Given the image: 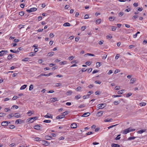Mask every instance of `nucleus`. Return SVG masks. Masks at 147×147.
I'll return each instance as SVG.
<instances>
[{
    "mask_svg": "<svg viewBox=\"0 0 147 147\" xmlns=\"http://www.w3.org/2000/svg\"><path fill=\"white\" fill-rule=\"evenodd\" d=\"M63 26H70V24L68 22H65L63 24Z\"/></svg>",
    "mask_w": 147,
    "mask_h": 147,
    "instance_id": "obj_21",
    "label": "nucleus"
},
{
    "mask_svg": "<svg viewBox=\"0 0 147 147\" xmlns=\"http://www.w3.org/2000/svg\"><path fill=\"white\" fill-rule=\"evenodd\" d=\"M117 29V27L115 26H112V30L113 31H115Z\"/></svg>",
    "mask_w": 147,
    "mask_h": 147,
    "instance_id": "obj_37",
    "label": "nucleus"
},
{
    "mask_svg": "<svg viewBox=\"0 0 147 147\" xmlns=\"http://www.w3.org/2000/svg\"><path fill=\"white\" fill-rule=\"evenodd\" d=\"M15 143H12L9 145V146L10 147H13V146L15 145Z\"/></svg>",
    "mask_w": 147,
    "mask_h": 147,
    "instance_id": "obj_64",
    "label": "nucleus"
},
{
    "mask_svg": "<svg viewBox=\"0 0 147 147\" xmlns=\"http://www.w3.org/2000/svg\"><path fill=\"white\" fill-rule=\"evenodd\" d=\"M103 113V112L102 111L98 112L97 113V116L99 117L101 116L102 115Z\"/></svg>",
    "mask_w": 147,
    "mask_h": 147,
    "instance_id": "obj_14",
    "label": "nucleus"
},
{
    "mask_svg": "<svg viewBox=\"0 0 147 147\" xmlns=\"http://www.w3.org/2000/svg\"><path fill=\"white\" fill-rule=\"evenodd\" d=\"M12 56L13 55L12 54H9L7 57V59L9 60H10L13 58Z\"/></svg>",
    "mask_w": 147,
    "mask_h": 147,
    "instance_id": "obj_25",
    "label": "nucleus"
},
{
    "mask_svg": "<svg viewBox=\"0 0 147 147\" xmlns=\"http://www.w3.org/2000/svg\"><path fill=\"white\" fill-rule=\"evenodd\" d=\"M44 117H45L50 118H53L52 116H49L47 115H45V116Z\"/></svg>",
    "mask_w": 147,
    "mask_h": 147,
    "instance_id": "obj_51",
    "label": "nucleus"
},
{
    "mask_svg": "<svg viewBox=\"0 0 147 147\" xmlns=\"http://www.w3.org/2000/svg\"><path fill=\"white\" fill-rule=\"evenodd\" d=\"M9 127L10 129H13L15 127V126L14 125H9Z\"/></svg>",
    "mask_w": 147,
    "mask_h": 147,
    "instance_id": "obj_34",
    "label": "nucleus"
},
{
    "mask_svg": "<svg viewBox=\"0 0 147 147\" xmlns=\"http://www.w3.org/2000/svg\"><path fill=\"white\" fill-rule=\"evenodd\" d=\"M8 124V121H5L2 122L1 125L2 126H7Z\"/></svg>",
    "mask_w": 147,
    "mask_h": 147,
    "instance_id": "obj_5",
    "label": "nucleus"
},
{
    "mask_svg": "<svg viewBox=\"0 0 147 147\" xmlns=\"http://www.w3.org/2000/svg\"><path fill=\"white\" fill-rule=\"evenodd\" d=\"M72 93V92L71 90H68L66 93L67 95H70Z\"/></svg>",
    "mask_w": 147,
    "mask_h": 147,
    "instance_id": "obj_20",
    "label": "nucleus"
},
{
    "mask_svg": "<svg viewBox=\"0 0 147 147\" xmlns=\"http://www.w3.org/2000/svg\"><path fill=\"white\" fill-rule=\"evenodd\" d=\"M68 113H69V112L68 111H66L62 113V114L63 115H64L65 116V115H67L68 114Z\"/></svg>",
    "mask_w": 147,
    "mask_h": 147,
    "instance_id": "obj_54",
    "label": "nucleus"
},
{
    "mask_svg": "<svg viewBox=\"0 0 147 147\" xmlns=\"http://www.w3.org/2000/svg\"><path fill=\"white\" fill-rule=\"evenodd\" d=\"M86 26H83L81 27V30L82 31H83L86 29Z\"/></svg>",
    "mask_w": 147,
    "mask_h": 147,
    "instance_id": "obj_41",
    "label": "nucleus"
},
{
    "mask_svg": "<svg viewBox=\"0 0 147 147\" xmlns=\"http://www.w3.org/2000/svg\"><path fill=\"white\" fill-rule=\"evenodd\" d=\"M29 59V58L28 57H26L24 58V59H23L22 60V61H28Z\"/></svg>",
    "mask_w": 147,
    "mask_h": 147,
    "instance_id": "obj_30",
    "label": "nucleus"
},
{
    "mask_svg": "<svg viewBox=\"0 0 147 147\" xmlns=\"http://www.w3.org/2000/svg\"><path fill=\"white\" fill-rule=\"evenodd\" d=\"M115 17H114L111 16L109 18V20L110 21H113L115 20Z\"/></svg>",
    "mask_w": 147,
    "mask_h": 147,
    "instance_id": "obj_17",
    "label": "nucleus"
},
{
    "mask_svg": "<svg viewBox=\"0 0 147 147\" xmlns=\"http://www.w3.org/2000/svg\"><path fill=\"white\" fill-rule=\"evenodd\" d=\"M85 105L84 104H82L80 106H79L78 107V108H81L82 107H85Z\"/></svg>",
    "mask_w": 147,
    "mask_h": 147,
    "instance_id": "obj_48",
    "label": "nucleus"
},
{
    "mask_svg": "<svg viewBox=\"0 0 147 147\" xmlns=\"http://www.w3.org/2000/svg\"><path fill=\"white\" fill-rule=\"evenodd\" d=\"M81 88L80 87V86L78 87L76 89V90L78 91H79L81 90Z\"/></svg>",
    "mask_w": 147,
    "mask_h": 147,
    "instance_id": "obj_57",
    "label": "nucleus"
},
{
    "mask_svg": "<svg viewBox=\"0 0 147 147\" xmlns=\"http://www.w3.org/2000/svg\"><path fill=\"white\" fill-rule=\"evenodd\" d=\"M81 97V96L80 95H78L77 96H75V98L77 100H78Z\"/></svg>",
    "mask_w": 147,
    "mask_h": 147,
    "instance_id": "obj_40",
    "label": "nucleus"
},
{
    "mask_svg": "<svg viewBox=\"0 0 147 147\" xmlns=\"http://www.w3.org/2000/svg\"><path fill=\"white\" fill-rule=\"evenodd\" d=\"M15 108L16 109H17L18 108V106L16 105H13L11 107V109H12L13 108Z\"/></svg>",
    "mask_w": 147,
    "mask_h": 147,
    "instance_id": "obj_50",
    "label": "nucleus"
},
{
    "mask_svg": "<svg viewBox=\"0 0 147 147\" xmlns=\"http://www.w3.org/2000/svg\"><path fill=\"white\" fill-rule=\"evenodd\" d=\"M103 42L104 41L103 40H102L99 41L98 43L99 45H101L103 43Z\"/></svg>",
    "mask_w": 147,
    "mask_h": 147,
    "instance_id": "obj_59",
    "label": "nucleus"
},
{
    "mask_svg": "<svg viewBox=\"0 0 147 147\" xmlns=\"http://www.w3.org/2000/svg\"><path fill=\"white\" fill-rule=\"evenodd\" d=\"M121 135L120 134L118 135L115 138V140H119L120 138V137H118L119 136H120Z\"/></svg>",
    "mask_w": 147,
    "mask_h": 147,
    "instance_id": "obj_47",
    "label": "nucleus"
},
{
    "mask_svg": "<svg viewBox=\"0 0 147 147\" xmlns=\"http://www.w3.org/2000/svg\"><path fill=\"white\" fill-rule=\"evenodd\" d=\"M22 47H19L18 48L16 52H17V53L19 52L20 51L22 50Z\"/></svg>",
    "mask_w": 147,
    "mask_h": 147,
    "instance_id": "obj_53",
    "label": "nucleus"
},
{
    "mask_svg": "<svg viewBox=\"0 0 147 147\" xmlns=\"http://www.w3.org/2000/svg\"><path fill=\"white\" fill-rule=\"evenodd\" d=\"M77 126V125L76 123H73L71 125V127L73 129L76 128Z\"/></svg>",
    "mask_w": 147,
    "mask_h": 147,
    "instance_id": "obj_10",
    "label": "nucleus"
},
{
    "mask_svg": "<svg viewBox=\"0 0 147 147\" xmlns=\"http://www.w3.org/2000/svg\"><path fill=\"white\" fill-rule=\"evenodd\" d=\"M42 76H47V74H41L40 75H39V76H38V78H39V77H40Z\"/></svg>",
    "mask_w": 147,
    "mask_h": 147,
    "instance_id": "obj_35",
    "label": "nucleus"
},
{
    "mask_svg": "<svg viewBox=\"0 0 147 147\" xmlns=\"http://www.w3.org/2000/svg\"><path fill=\"white\" fill-rule=\"evenodd\" d=\"M136 137H130L128 138V140H133L135 139L136 138Z\"/></svg>",
    "mask_w": 147,
    "mask_h": 147,
    "instance_id": "obj_52",
    "label": "nucleus"
},
{
    "mask_svg": "<svg viewBox=\"0 0 147 147\" xmlns=\"http://www.w3.org/2000/svg\"><path fill=\"white\" fill-rule=\"evenodd\" d=\"M132 95V93H131V92H129V93H127L126 94V96L127 97H129V96H131Z\"/></svg>",
    "mask_w": 147,
    "mask_h": 147,
    "instance_id": "obj_45",
    "label": "nucleus"
},
{
    "mask_svg": "<svg viewBox=\"0 0 147 147\" xmlns=\"http://www.w3.org/2000/svg\"><path fill=\"white\" fill-rule=\"evenodd\" d=\"M24 11H20L19 13V15L21 16H22L24 15Z\"/></svg>",
    "mask_w": 147,
    "mask_h": 147,
    "instance_id": "obj_33",
    "label": "nucleus"
},
{
    "mask_svg": "<svg viewBox=\"0 0 147 147\" xmlns=\"http://www.w3.org/2000/svg\"><path fill=\"white\" fill-rule=\"evenodd\" d=\"M6 115V114L5 113H0V117H3L5 116Z\"/></svg>",
    "mask_w": 147,
    "mask_h": 147,
    "instance_id": "obj_28",
    "label": "nucleus"
},
{
    "mask_svg": "<svg viewBox=\"0 0 147 147\" xmlns=\"http://www.w3.org/2000/svg\"><path fill=\"white\" fill-rule=\"evenodd\" d=\"M45 138L47 140H51V137L48 136H45Z\"/></svg>",
    "mask_w": 147,
    "mask_h": 147,
    "instance_id": "obj_27",
    "label": "nucleus"
},
{
    "mask_svg": "<svg viewBox=\"0 0 147 147\" xmlns=\"http://www.w3.org/2000/svg\"><path fill=\"white\" fill-rule=\"evenodd\" d=\"M54 52H52L48 53L47 54V56L48 57H51L54 54Z\"/></svg>",
    "mask_w": 147,
    "mask_h": 147,
    "instance_id": "obj_16",
    "label": "nucleus"
},
{
    "mask_svg": "<svg viewBox=\"0 0 147 147\" xmlns=\"http://www.w3.org/2000/svg\"><path fill=\"white\" fill-rule=\"evenodd\" d=\"M112 120V119H105L104 120V121L105 122H109L111 121Z\"/></svg>",
    "mask_w": 147,
    "mask_h": 147,
    "instance_id": "obj_49",
    "label": "nucleus"
},
{
    "mask_svg": "<svg viewBox=\"0 0 147 147\" xmlns=\"http://www.w3.org/2000/svg\"><path fill=\"white\" fill-rule=\"evenodd\" d=\"M95 83H96V84H100L101 82H100L99 81H96L95 82Z\"/></svg>",
    "mask_w": 147,
    "mask_h": 147,
    "instance_id": "obj_63",
    "label": "nucleus"
},
{
    "mask_svg": "<svg viewBox=\"0 0 147 147\" xmlns=\"http://www.w3.org/2000/svg\"><path fill=\"white\" fill-rule=\"evenodd\" d=\"M112 147H120V146L117 144H111Z\"/></svg>",
    "mask_w": 147,
    "mask_h": 147,
    "instance_id": "obj_13",
    "label": "nucleus"
},
{
    "mask_svg": "<svg viewBox=\"0 0 147 147\" xmlns=\"http://www.w3.org/2000/svg\"><path fill=\"white\" fill-rule=\"evenodd\" d=\"M89 18L88 15V14H86L84 17V19H87Z\"/></svg>",
    "mask_w": 147,
    "mask_h": 147,
    "instance_id": "obj_60",
    "label": "nucleus"
},
{
    "mask_svg": "<svg viewBox=\"0 0 147 147\" xmlns=\"http://www.w3.org/2000/svg\"><path fill=\"white\" fill-rule=\"evenodd\" d=\"M34 128L36 130H39L41 129V127L38 125H36L34 127Z\"/></svg>",
    "mask_w": 147,
    "mask_h": 147,
    "instance_id": "obj_9",
    "label": "nucleus"
},
{
    "mask_svg": "<svg viewBox=\"0 0 147 147\" xmlns=\"http://www.w3.org/2000/svg\"><path fill=\"white\" fill-rule=\"evenodd\" d=\"M101 22V19H99L98 20H97L95 22V23L96 24H99Z\"/></svg>",
    "mask_w": 147,
    "mask_h": 147,
    "instance_id": "obj_15",
    "label": "nucleus"
},
{
    "mask_svg": "<svg viewBox=\"0 0 147 147\" xmlns=\"http://www.w3.org/2000/svg\"><path fill=\"white\" fill-rule=\"evenodd\" d=\"M146 103L142 102L140 103V105L141 106H144L146 105Z\"/></svg>",
    "mask_w": 147,
    "mask_h": 147,
    "instance_id": "obj_36",
    "label": "nucleus"
},
{
    "mask_svg": "<svg viewBox=\"0 0 147 147\" xmlns=\"http://www.w3.org/2000/svg\"><path fill=\"white\" fill-rule=\"evenodd\" d=\"M1 53H0V56H3L5 54H6L8 53V51L7 50H2L1 51Z\"/></svg>",
    "mask_w": 147,
    "mask_h": 147,
    "instance_id": "obj_6",
    "label": "nucleus"
},
{
    "mask_svg": "<svg viewBox=\"0 0 147 147\" xmlns=\"http://www.w3.org/2000/svg\"><path fill=\"white\" fill-rule=\"evenodd\" d=\"M13 115V114L11 113V114H9L7 116V117L9 119L11 117H13V115Z\"/></svg>",
    "mask_w": 147,
    "mask_h": 147,
    "instance_id": "obj_31",
    "label": "nucleus"
},
{
    "mask_svg": "<svg viewBox=\"0 0 147 147\" xmlns=\"http://www.w3.org/2000/svg\"><path fill=\"white\" fill-rule=\"evenodd\" d=\"M65 117V116L64 115H63L62 114V115H60L57 116L56 118L57 119H62L64 118Z\"/></svg>",
    "mask_w": 147,
    "mask_h": 147,
    "instance_id": "obj_7",
    "label": "nucleus"
},
{
    "mask_svg": "<svg viewBox=\"0 0 147 147\" xmlns=\"http://www.w3.org/2000/svg\"><path fill=\"white\" fill-rule=\"evenodd\" d=\"M138 17V15L134 16L132 17V19L133 20H134L137 18Z\"/></svg>",
    "mask_w": 147,
    "mask_h": 147,
    "instance_id": "obj_42",
    "label": "nucleus"
},
{
    "mask_svg": "<svg viewBox=\"0 0 147 147\" xmlns=\"http://www.w3.org/2000/svg\"><path fill=\"white\" fill-rule=\"evenodd\" d=\"M120 102V101H115L113 102V104L115 105H117L119 104Z\"/></svg>",
    "mask_w": 147,
    "mask_h": 147,
    "instance_id": "obj_26",
    "label": "nucleus"
},
{
    "mask_svg": "<svg viewBox=\"0 0 147 147\" xmlns=\"http://www.w3.org/2000/svg\"><path fill=\"white\" fill-rule=\"evenodd\" d=\"M27 85L26 84H24L20 88V90H24L27 87Z\"/></svg>",
    "mask_w": 147,
    "mask_h": 147,
    "instance_id": "obj_24",
    "label": "nucleus"
},
{
    "mask_svg": "<svg viewBox=\"0 0 147 147\" xmlns=\"http://www.w3.org/2000/svg\"><path fill=\"white\" fill-rule=\"evenodd\" d=\"M33 112H34L33 111H32ZM33 113L31 111H29L27 113V114L29 116H30Z\"/></svg>",
    "mask_w": 147,
    "mask_h": 147,
    "instance_id": "obj_23",
    "label": "nucleus"
},
{
    "mask_svg": "<svg viewBox=\"0 0 147 147\" xmlns=\"http://www.w3.org/2000/svg\"><path fill=\"white\" fill-rule=\"evenodd\" d=\"M24 122V121L20 119H17L15 121V123L16 124L19 123L21 124Z\"/></svg>",
    "mask_w": 147,
    "mask_h": 147,
    "instance_id": "obj_8",
    "label": "nucleus"
},
{
    "mask_svg": "<svg viewBox=\"0 0 147 147\" xmlns=\"http://www.w3.org/2000/svg\"><path fill=\"white\" fill-rule=\"evenodd\" d=\"M38 118L37 117H31L28 119V122L29 123H31L33 122L34 121Z\"/></svg>",
    "mask_w": 147,
    "mask_h": 147,
    "instance_id": "obj_2",
    "label": "nucleus"
},
{
    "mask_svg": "<svg viewBox=\"0 0 147 147\" xmlns=\"http://www.w3.org/2000/svg\"><path fill=\"white\" fill-rule=\"evenodd\" d=\"M90 115V113L89 112L84 113V114L82 116L83 117H86L89 116Z\"/></svg>",
    "mask_w": 147,
    "mask_h": 147,
    "instance_id": "obj_11",
    "label": "nucleus"
},
{
    "mask_svg": "<svg viewBox=\"0 0 147 147\" xmlns=\"http://www.w3.org/2000/svg\"><path fill=\"white\" fill-rule=\"evenodd\" d=\"M93 92L92 91H90L88 92V94L87 95V96H88H88L90 95L91 94L93 93Z\"/></svg>",
    "mask_w": 147,
    "mask_h": 147,
    "instance_id": "obj_38",
    "label": "nucleus"
},
{
    "mask_svg": "<svg viewBox=\"0 0 147 147\" xmlns=\"http://www.w3.org/2000/svg\"><path fill=\"white\" fill-rule=\"evenodd\" d=\"M135 81V79L132 78L130 80V84H133Z\"/></svg>",
    "mask_w": 147,
    "mask_h": 147,
    "instance_id": "obj_18",
    "label": "nucleus"
},
{
    "mask_svg": "<svg viewBox=\"0 0 147 147\" xmlns=\"http://www.w3.org/2000/svg\"><path fill=\"white\" fill-rule=\"evenodd\" d=\"M42 142L43 144H44V145H45L46 146H47L49 144L48 142L46 141L43 140L42 141Z\"/></svg>",
    "mask_w": 147,
    "mask_h": 147,
    "instance_id": "obj_22",
    "label": "nucleus"
},
{
    "mask_svg": "<svg viewBox=\"0 0 147 147\" xmlns=\"http://www.w3.org/2000/svg\"><path fill=\"white\" fill-rule=\"evenodd\" d=\"M105 104H99L97 105V107L99 108V109H102L105 107Z\"/></svg>",
    "mask_w": 147,
    "mask_h": 147,
    "instance_id": "obj_4",
    "label": "nucleus"
},
{
    "mask_svg": "<svg viewBox=\"0 0 147 147\" xmlns=\"http://www.w3.org/2000/svg\"><path fill=\"white\" fill-rule=\"evenodd\" d=\"M18 114H19L18 113H15L14 114V115H13V116L15 117L16 118H18L21 116L20 115H18Z\"/></svg>",
    "mask_w": 147,
    "mask_h": 147,
    "instance_id": "obj_12",
    "label": "nucleus"
},
{
    "mask_svg": "<svg viewBox=\"0 0 147 147\" xmlns=\"http://www.w3.org/2000/svg\"><path fill=\"white\" fill-rule=\"evenodd\" d=\"M85 64L86 65H90V64H91V63H90V61H87V62H86V63H85Z\"/></svg>",
    "mask_w": 147,
    "mask_h": 147,
    "instance_id": "obj_58",
    "label": "nucleus"
},
{
    "mask_svg": "<svg viewBox=\"0 0 147 147\" xmlns=\"http://www.w3.org/2000/svg\"><path fill=\"white\" fill-rule=\"evenodd\" d=\"M96 67H98L100 66V63L97 62L96 63Z\"/></svg>",
    "mask_w": 147,
    "mask_h": 147,
    "instance_id": "obj_46",
    "label": "nucleus"
},
{
    "mask_svg": "<svg viewBox=\"0 0 147 147\" xmlns=\"http://www.w3.org/2000/svg\"><path fill=\"white\" fill-rule=\"evenodd\" d=\"M51 122V121L50 120H45L43 121V122L46 123H50Z\"/></svg>",
    "mask_w": 147,
    "mask_h": 147,
    "instance_id": "obj_44",
    "label": "nucleus"
},
{
    "mask_svg": "<svg viewBox=\"0 0 147 147\" xmlns=\"http://www.w3.org/2000/svg\"><path fill=\"white\" fill-rule=\"evenodd\" d=\"M37 8L36 7H33L30 9H27L26 11L29 13H30L32 11H36Z\"/></svg>",
    "mask_w": 147,
    "mask_h": 147,
    "instance_id": "obj_3",
    "label": "nucleus"
},
{
    "mask_svg": "<svg viewBox=\"0 0 147 147\" xmlns=\"http://www.w3.org/2000/svg\"><path fill=\"white\" fill-rule=\"evenodd\" d=\"M124 90H120V91H118L117 92L118 94H122V93H123V91H124Z\"/></svg>",
    "mask_w": 147,
    "mask_h": 147,
    "instance_id": "obj_32",
    "label": "nucleus"
},
{
    "mask_svg": "<svg viewBox=\"0 0 147 147\" xmlns=\"http://www.w3.org/2000/svg\"><path fill=\"white\" fill-rule=\"evenodd\" d=\"M135 130V129H131V128L129 127L127 129L123 130V134H125L129 132L133 131Z\"/></svg>",
    "mask_w": 147,
    "mask_h": 147,
    "instance_id": "obj_1",
    "label": "nucleus"
},
{
    "mask_svg": "<svg viewBox=\"0 0 147 147\" xmlns=\"http://www.w3.org/2000/svg\"><path fill=\"white\" fill-rule=\"evenodd\" d=\"M145 131V130L141 129L140 130H138L137 131V133L138 134H142Z\"/></svg>",
    "mask_w": 147,
    "mask_h": 147,
    "instance_id": "obj_19",
    "label": "nucleus"
},
{
    "mask_svg": "<svg viewBox=\"0 0 147 147\" xmlns=\"http://www.w3.org/2000/svg\"><path fill=\"white\" fill-rule=\"evenodd\" d=\"M51 101L52 102H55V101H58L57 98H51Z\"/></svg>",
    "mask_w": 147,
    "mask_h": 147,
    "instance_id": "obj_39",
    "label": "nucleus"
},
{
    "mask_svg": "<svg viewBox=\"0 0 147 147\" xmlns=\"http://www.w3.org/2000/svg\"><path fill=\"white\" fill-rule=\"evenodd\" d=\"M49 36L51 38H53L54 36V35L53 33H51L49 34Z\"/></svg>",
    "mask_w": 147,
    "mask_h": 147,
    "instance_id": "obj_62",
    "label": "nucleus"
},
{
    "mask_svg": "<svg viewBox=\"0 0 147 147\" xmlns=\"http://www.w3.org/2000/svg\"><path fill=\"white\" fill-rule=\"evenodd\" d=\"M18 98L17 96H15L13 97L12 99L13 100H15L16 99Z\"/></svg>",
    "mask_w": 147,
    "mask_h": 147,
    "instance_id": "obj_55",
    "label": "nucleus"
},
{
    "mask_svg": "<svg viewBox=\"0 0 147 147\" xmlns=\"http://www.w3.org/2000/svg\"><path fill=\"white\" fill-rule=\"evenodd\" d=\"M124 14V13L123 12H120L118 13V16L120 17H121Z\"/></svg>",
    "mask_w": 147,
    "mask_h": 147,
    "instance_id": "obj_29",
    "label": "nucleus"
},
{
    "mask_svg": "<svg viewBox=\"0 0 147 147\" xmlns=\"http://www.w3.org/2000/svg\"><path fill=\"white\" fill-rule=\"evenodd\" d=\"M74 58V57L73 56H71L68 57V59L70 60H71Z\"/></svg>",
    "mask_w": 147,
    "mask_h": 147,
    "instance_id": "obj_56",
    "label": "nucleus"
},
{
    "mask_svg": "<svg viewBox=\"0 0 147 147\" xmlns=\"http://www.w3.org/2000/svg\"><path fill=\"white\" fill-rule=\"evenodd\" d=\"M99 72V71L98 70H94L92 72V74H94L95 73H97V72Z\"/></svg>",
    "mask_w": 147,
    "mask_h": 147,
    "instance_id": "obj_61",
    "label": "nucleus"
},
{
    "mask_svg": "<svg viewBox=\"0 0 147 147\" xmlns=\"http://www.w3.org/2000/svg\"><path fill=\"white\" fill-rule=\"evenodd\" d=\"M33 88V86L32 84H31L29 88V90H31Z\"/></svg>",
    "mask_w": 147,
    "mask_h": 147,
    "instance_id": "obj_43",
    "label": "nucleus"
}]
</instances>
